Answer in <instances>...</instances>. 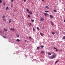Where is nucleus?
Listing matches in <instances>:
<instances>
[{
    "mask_svg": "<svg viewBox=\"0 0 65 65\" xmlns=\"http://www.w3.org/2000/svg\"><path fill=\"white\" fill-rule=\"evenodd\" d=\"M56 56V55H54L53 56H52L51 57H49L48 58H49V59H54V58H55Z\"/></svg>",
    "mask_w": 65,
    "mask_h": 65,
    "instance_id": "1",
    "label": "nucleus"
},
{
    "mask_svg": "<svg viewBox=\"0 0 65 65\" xmlns=\"http://www.w3.org/2000/svg\"><path fill=\"white\" fill-rule=\"evenodd\" d=\"M10 30L11 31H14V28H11L10 29Z\"/></svg>",
    "mask_w": 65,
    "mask_h": 65,
    "instance_id": "2",
    "label": "nucleus"
},
{
    "mask_svg": "<svg viewBox=\"0 0 65 65\" xmlns=\"http://www.w3.org/2000/svg\"><path fill=\"white\" fill-rule=\"evenodd\" d=\"M44 15L46 17V16H47V15H48V14L45 13H44Z\"/></svg>",
    "mask_w": 65,
    "mask_h": 65,
    "instance_id": "3",
    "label": "nucleus"
},
{
    "mask_svg": "<svg viewBox=\"0 0 65 65\" xmlns=\"http://www.w3.org/2000/svg\"><path fill=\"white\" fill-rule=\"evenodd\" d=\"M44 20V19L43 18H42L40 20V21H43Z\"/></svg>",
    "mask_w": 65,
    "mask_h": 65,
    "instance_id": "4",
    "label": "nucleus"
},
{
    "mask_svg": "<svg viewBox=\"0 0 65 65\" xmlns=\"http://www.w3.org/2000/svg\"><path fill=\"white\" fill-rule=\"evenodd\" d=\"M3 20L4 22H6V19L5 18H4V19H3Z\"/></svg>",
    "mask_w": 65,
    "mask_h": 65,
    "instance_id": "5",
    "label": "nucleus"
},
{
    "mask_svg": "<svg viewBox=\"0 0 65 65\" xmlns=\"http://www.w3.org/2000/svg\"><path fill=\"white\" fill-rule=\"evenodd\" d=\"M47 53L48 55H52V54L51 53H50V52H47Z\"/></svg>",
    "mask_w": 65,
    "mask_h": 65,
    "instance_id": "6",
    "label": "nucleus"
},
{
    "mask_svg": "<svg viewBox=\"0 0 65 65\" xmlns=\"http://www.w3.org/2000/svg\"><path fill=\"white\" fill-rule=\"evenodd\" d=\"M4 31H7V29H5V28H4Z\"/></svg>",
    "mask_w": 65,
    "mask_h": 65,
    "instance_id": "7",
    "label": "nucleus"
},
{
    "mask_svg": "<svg viewBox=\"0 0 65 65\" xmlns=\"http://www.w3.org/2000/svg\"><path fill=\"white\" fill-rule=\"evenodd\" d=\"M28 25L29 26H31V23H29L28 24Z\"/></svg>",
    "mask_w": 65,
    "mask_h": 65,
    "instance_id": "8",
    "label": "nucleus"
},
{
    "mask_svg": "<svg viewBox=\"0 0 65 65\" xmlns=\"http://www.w3.org/2000/svg\"><path fill=\"white\" fill-rule=\"evenodd\" d=\"M50 17L53 19V16H52V15H50Z\"/></svg>",
    "mask_w": 65,
    "mask_h": 65,
    "instance_id": "9",
    "label": "nucleus"
},
{
    "mask_svg": "<svg viewBox=\"0 0 65 65\" xmlns=\"http://www.w3.org/2000/svg\"><path fill=\"white\" fill-rule=\"evenodd\" d=\"M16 41H18V42H19V41H21V40H19V39H17Z\"/></svg>",
    "mask_w": 65,
    "mask_h": 65,
    "instance_id": "10",
    "label": "nucleus"
},
{
    "mask_svg": "<svg viewBox=\"0 0 65 65\" xmlns=\"http://www.w3.org/2000/svg\"><path fill=\"white\" fill-rule=\"evenodd\" d=\"M45 8H47V9H49V7L47 6H46L45 7Z\"/></svg>",
    "mask_w": 65,
    "mask_h": 65,
    "instance_id": "11",
    "label": "nucleus"
},
{
    "mask_svg": "<svg viewBox=\"0 0 65 65\" xmlns=\"http://www.w3.org/2000/svg\"><path fill=\"white\" fill-rule=\"evenodd\" d=\"M40 48V47H37V50H39Z\"/></svg>",
    "mask_w": 65,
    "mask_h": 65,
    "instance_id": "12",
    "label": "nucleus"
},
{
    "mask_svg": "<svg viewBox=\"0 0 65 65\" xmlns=\"http://www.w3.org/2000/svg\"><path fill=\"white\" fill-rule=\"evenodd\" d=\"M8 9H9L8 8V7H6V10H8Z\"/></svg>",
    "mask_w": 65,
    "mask_h": 65,
    "instance_id": "13",
    "label": "nucleus"
},
{
    "mask_svg": "<svg viewBox=\"0 0 65 65\" xmlns=\"http://www.w3.org/2000/svg\"><path fill=\"white\" fill-rule=\"evenodd\" d=\"M51 25L52 26H54V24H53V23L52 22H51Z\"/></svg>",
    "mask_w": 65,
    "mask_h": 65,
    "instance_id": "14",
    "label": "nucleus"
},
{
    "mask_svg": "<svg viewBox=\"0 0 65 65\" xmlns=\"http://www.w3.org/2000/svg\"><path fill=\"white\" fill-rule=\"evenodd\" d=\"M5 18V15H3V17H2V18H3V19H4V18Z\"/></svg>",
    "mask_w": 65,
    "mask_h": 65,
    "instance_id": "15",
    "label": "nucleus"
},
{
    "mask_svg": "<svg viewBox=\"0 0 65 65\" xmlns=\"http://www.w3.org/2000/svg\"><path fill=\"white\" fill-rule=\"evenodd\" d=\"M16 36L17 37H20V36H19V35H18V34H17L16 35Z\"/></svg>",
    "mask_w": 65,
    "mask_h": 65,
    "instance_id": "16",
    "label": "nucleus"
},
{
    "mask_svg": "<svg viewBox=\"0 0 65 65\" xmlns=\"http://www.w3.org/2000/svg\"><path fill=\"white\" fill-rule=\"evenodd\" d=\"M40 47L42 48H43V47H44V46H43V45H41L40 46Z\"/></svg>",
    "mask_w": 65,
    "mask_h": 65,
    "instance_id": "17",
    "label": "nucleus"
},
{
    "mask_svg": "<svg viewBox=\"0 0 65 65\" xmlns=\"http://www.w3.org/2000/svg\"><path fill=\"white\" fill-rule=\"evenodd\" d=\"M52 34H53V35H54V34H55V32H52Z\"/></svg>",
    "mask_w": 65,
    "mask_h": 65,
    "instance_id": "18",
    "label": "nucleus"
},
{
    "mask_svg": "<svg viewBox=\"0 0 65 65\" xmlns=\"http://www.w3.org/2000/svg\"><path fill=\"white\" fill-rule=\"evenodd\" d=\"M26 11H27L29 12V9H27Z\"/></svg>",
    "mask_w": 65,
    "mask_h": 65,
    "instance_id": "19",
    "label": "nucleus"
},
{
    "mask_svg": "<svg viewBox=\"0 0 65 65\" xmlns=\"http://www.w3.org/2000/svg\"><path fill=\"white\" fill-rule=\"evenodd\" d=\"M29 13L30 14H32V12H29Z\"/></svg>",
    "mask_w": 65,
    "mask_h": 65,
    "instance_id": "20",
    "label": "nucleus"
},
{
    "mask_svg": "<svg viewBox=\"0 0 65 65\" xmlns=\"http://www.w3.org/2000/svg\"><path fill=\"white\" fill-rule=\"evenodd\" d=\"M53 11H54V12H57V11H56V9H55L53 10Z\"/></svg>",
    "mask_w": 65,
    "mask_h": 65,
    "instance_id": "21",
    "label": "nucleus"
},
{
    "mask_svg": "<svg viewBox=\"0 0 65 65\" xmlns=\"http://www.w3.org/2000/svg\"><path fill=\"white\" fill-rule=\"evenodd\" d=\"M37 29L38 30V31H39V27H37Z\"/></svg>",
    "mask_w": 65,
    "mask_h": 65,
    "instance_id": "22",
    "label": "nucleus"
},
{
    "mask_svg": "<svg viewBox=\"0 0 65 65\" xmlns=\"http://www.w3.org/2000/svg\"><path fill=\"white\" fill-rule=\"evenodd\" d=\"M2 2V0H0V3H1Z\"/></svg>",
    "mask_w": 65,
    "mask_h": 65,
    "instance_id": "23",
    "label": "nucleus"
},
{
    "mask_svg": "<svg viewBox=\"0 0 65 65\" xmlns=\"http://www.w3.org/2000/svg\"><path fill=\"white\" fill-rule=\"evenodd\" d=\"M28 18H30L31 17V15H28Z\"/></svg>",
    "mask_w": 65,
    "mask_h": 65,
    "instance_id": "24",
    "label": "nucleus"
},
{
    "mask_svg": "<svg viewBox=\"0 0 65 65\" xmlns=\"http://www.w3.org/2000/svg\"><path fill=\"white\" fill-rule=\"evenodd\" d=\"M40 34L42 36H43V35L42 34V33H40Z\"/></svg>",
    "mask_w": 65,
    "mask_h": 65,
    "instance_id": "25",
    "label": "nucleus"
},
{
    "mask_svg": "<svg viewBox=\"0 0 65 65\" xmlns=\"http://www.w3.org/2000/svg\"><path fill=\"white\" fill-rule=\"evenodd\" d=\"M63 38L65 40V36L63 37Z\"/></svg>",
    "mask_w": 65,
    "mask_h": 65,
    "instance_id": "26",
    "label": "nucleus"
},
{
    "mask_svg": "<svg viewBox=\"0 0 65 65\" xmlns=\"http://www.w3.org/2000/svg\"><path fill=\"white\" fill-rule=\"evenodd\" d=\"M3 4H4V5L5 6V5H6V4H5V2H4L3 3Z\"/></svg>",
    "mask_w": 65,
    "mask_h": 65,
    "instance_id": "27",
    "label": "nucleus"
},
{
    "mask_svg": "<svg viewBox=\"0 0 65 65\" xmlns=\"http://www.w3.org/2000/svg\"><path fill=\"white\" fill-rule=\"evenodd\" d=\"M31 21L32 22H34V20H31Z\"/></svg>",
    "mask_w": 65,
    "mask_h": 65,
    "instance_id": "28",
    "label": "nucleus"
},
{
    "mask_svg": "<svg viewBox=\"0 0 65 65\" xmlns=\"http://www.w3.org/2000/svg\"><path fill=\"white\" fill-rule=\"evenodd\" d=\"M58 62V60H57V61L55 62V64H56V63H57V62Z\"/></svg>",
    "mask_w": 65,
    "mask_h": 65,
    "instance_id": "29",
    "label": "nucleus"
},
{
    "mask_svg": "<svg viewBox=\"0 0 65 65\" xmlns=\"http://www.w3.org/2000/svg\"><path fill=\"white\" fill-rule=\"evenodd\" d=\"M3 37L4 38H6V37L5 36H3Z\"/></svg>",
    "mask_w": 65,
    "mask_h": 65,
    "instance_id": "30",
    "label": "nucleus"
},
{
    "mask_svg": "<svg viewBox=\"0 0 65 65\" xmlns=\"http://www.w3.org/2000/svg\"><path fill=\"white\" fill-rule=\"evenodd\" d=\"M49 11H45V12H49Z\"/></svg>",
    "mask_w": 65,
    "mask_h": 65,
    "instance_id": "31",
    "label": "nucleus"
},
{
    "mask_svg": "<svg viewBox=\"0 0 65 65\" xmlns=\"http://www.w3.org/2000/svg\"><path fill=\"white\" fill-rule=\"evenodd\" d=\"M11 21L10 20H9V23H11Z\"/></svg>",
    "mask_w": 65,
    "mask_h": 65,
    "instance_id": "32",
    "label": "nucleus"
},
{
    "mask_svg": "<svg viewBox=\"0 0 65 65\" xmlns=\"http://www.w3.org/2000/svg\"><path fill=\"white\" fill-rule=\"evenodd\" d=\"M41 53H42V54H44V52L43 51H41Z\"/></svg>",
    "mask_w": 65,
    "mask_h": 65,
    "instance_id": "33",
    "label": "nucleus"
},
{
    "mask_svg": "<svg viewBox=\"0 0 65 65\" xmlns=\"http://www.w3.org/2000/svg\"><path fill=\"white\" fill-rule=\"evenodd\" d=\"M33 31H35V28H33Z\"/></svg>",
    "mask_w": 65,
    "mask_h": 65,
    "instance_id": "34",
    "label": "nucleus"
},
{
    "mask_svg": "<svg viewBox=\"0 0 65 65\" xmlns=\"http://www.w3.org/2000/svg\"><path fill=\"white\" fill-rule=\"evenodd\" d=\"M53 48L54 49H57V48H56V47H54V48Z\"/></svg>",
    "mask_w": 65,
    "mask_h": 65,
    "instance_id": "35",
    "label": "nucleus"
},
{
    "mask_svg": "<svg viewBox=\"0 0 65 65\" xmlns=\"http://www.w3.org/2000/svg\"><path fill=\"white\" fill-rule=\"evenodd\" d=\"M56 52H58V49H57V48H56Z\"/></svg>",
    "mask_w": 65,
    "mask_h": 65,
    "instance_id": "36",
    "label": "nucleus"
},
{
    "mask_svg": "<svg viewBox=\"0 0 65 65\" xmlns=\"http://www.w3.org/2000/svg\"><path fill=\"white\" fill-rule=\"evenodd\" d=\"M14 1V0H11V1L12 2H13Z\"/></svg>",
    "mask_w": 65,
    "mask_h": 65,
    "instance_id": "37",
    "label": "nucleus"
},
{
    "mask_svg": "<svg viewBox=\"0 0 65 65\" xmlns=\"http://www.w3.org/2000/svg\"><path fill=\"white\" fill-rule=\"evenodd\" d=\"M24 2H26V0H24Z\"/></svg>",
    "mask_w": 65,
    "mask_h": 65,
    "instance_id": "38",
    "label": "nucleus"
},
{
    "mask_svg": "<svg viewBox=\"0 0 65 65\" xmlns=\"http://www.w3.org/2000/svg\"><path fill=\"white\" fill-rule=\"evenodd\" d=\"M31 37H29V39H31Z\"/></svg>",
    "mask_w": 65,
    "mask_h": 65,
    "instance_id": "39",
    "label": "nucleus"
},
{
    "mask_svg": "<svg viewBox=\"0 0 65 65\" xmlns=\"http://www.w3.org/2000/svg\"><path fill=\"white\" fill-rule=\"evenodd\" d=\"M0 33H2V32H3L1 31H0Z\"/></svg>",
    "mask_w": 65,
    "mask_h": 65,
    "instance_id": "40",
    "label": "nucleus"
},
{
    "mask_svg": "<svg viewBox=\"0 0 65 65\" xmlns=\"http://www.w3.org/2000/svg\"><path fill=\"white\" fill-rule=\"evenodd\" d=\"M60 51H62V50L61 49L60 50Z\"/></svg>",
    "mask_w": 65,
    "mask_h": 65,
    "instance_id": "41",
    "label": "nucleus"
},
{
    "mask_svg": "<svg viewBox=\"0 0 65 65\" xmlns=\"http://www.w3.org/2000/svg\"><path fill=\"white\" fill-rule=\"evenodd\" d=\"M42 1H44V0H42Z\"/></svg>",
    "mask_w": 65,
    "mask_h": 65,
    "instance_id": "42",
    "label": "nucleus"
},
{
    "mask_svg": "<svg viewBox=\"0 0 65 65\" xmlns=\"http://www.w3.org/2000/svg\"><path fill=\"white\" fill-rule=\"evenodd\" d=\"M63 34H64V35H65V32H64L63 33Z\"/></svg>",
    "mask_w": 65,
    "mask_h": 65,
    "instance_id": "43",
    "label": "nucleus"
},
{
    "mask_svg": "<svg viewBox=\"0 0 65 65\" xmlns=\"http://www.w3.org/2000/svg\"><path fill=\"white\" fill-rule=\"evenodd\" d=\"M12 6H12V5H11V7H12Z\"/></svg>",
    "mask_w": 65,
    "mask_h": 65,
    "instance_id": "44",
    "label": "nucleus"
},
{
    "mask_svg": "<svg viewBox=\"0 0 65 65\" xmlns=\"http://www.w3.org/2000/svg\"><path fill=\"white\" fill-rule=\"evenodd\" d=\"M63 22H65V20H64Z\"/></svg>",
    "mask_w": 65,
    "mask_h": 65,
    "instance_id": "45",
    "label": "nucleus"
},
{
    "mask_svg": "<svg viewBox=\"0 0 65 65\" xmlns=\"http://www.w3.org/2000/svg\"><path fill=\"white\" fill-rule=\"evenodd\" d=\"M64 11H65V8H64Z\"/></svg>",
    "mask_w": 65,
    "mask_h": 65,
    "instance_id": "46",
    "label": "nucleus"
}]
</instances>
